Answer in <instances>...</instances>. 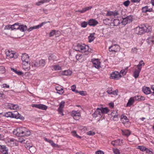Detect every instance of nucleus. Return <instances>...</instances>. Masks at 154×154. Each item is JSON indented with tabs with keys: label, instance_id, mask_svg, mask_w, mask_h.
<instances>
[{
	"label": "nucleus",
	"instance_id": "69168bd1",
	"mask_svg": "<svg viewBox=\"0 0 154 154\" xmlns=\"http://www.w3.org/2000/svg\"><path fill=\"white\" fill-rule=\"evenodd\" d=\"M96 154H104V153L103 151L99 150L96 152Z\"/></svg>",
	"mask_w": 154,
	"mask_h": 154
},
{
	"label": "nucleus",
	"instance_id": "37998d69",
	"mask_svg": "<svg viewBox=\"0 0 154 154\" xmlns=\"http://www.w3.org/2000/svg\"><path fill=\"white\" fill-rule=\"evenodd\" d=\"M112 90L111 88H107L106 92L109 94L111 95L112 93Z\"/></svg>",
	"mask_w": 154,
	"mask_h": 154
},
{
	"label": "nucleus",
	"instance_id": "393cba45",
	"mask_svg": "<svg viewBox=\"0 0 154 154\" xmlns=\"http://www.w3.org/2000/svg\"><path fill=\"white\" fill-rule=\"evenodd\" d=\"M56 89L57 91V93L60 94H62L64 92L63 88H61L60 87H57L56 88Z\"/></svg>",
	"mask_w": 154,
	"mask_h": 154
},
{
	"label": "nucleus",
	"instance_id": "a18cd8bd",
	"mask_svg": "<svg viewBox=\"0 0 154 154\" xmlns=\"http://www.w3.org/2000/svg\"><path fill=\"white\" fill-rule=\"evenodd\" d=\"M127 69L128 68L126 69L122 70L120 71V73L123 75H125L127 72Z\"/></svg>",
	"mask_w": 154,
	"mask_h": 154
},
{
	"label": "nucleus",
	"instance_id": "f257e3e1",
	"mask_svg": "<svg viewBox=\"0 0 154 154\" xmlns=\"http://www.w3.org/2000/svg\"><path fill=\"white\" fill-rule=\"evenodd\" d=\"M13 133L18 137L27 136L31 134L30 131L24 127L17 128L16 130L13 131Z\"/></svg>",
	"mask_w": 154,
	"mask_h": 154
},
{
	"label": "nucleus",
	"instance_id": "5701e85b",
	"mask_svg": "<svg viewBox=\"0 0 154 154\" xmlns=\"http://www.w3.org/2000/svg\"><path fill=\"white\" fill-rule=\"evenodd\" d=\"M72 73V72L69 70H65L62 71V74L66 76L70 75Z\"/></svg>",
	"mask_w": 154,
	"mask_h": 154
},
{
	"label": "nucleus",
	"instance_id": "5fc2aeb1",
	"mask_svg": "<svg viewBox=\"0 0 154 154\" xmlns=\"http://www.w3.org/2000/svg\"><path fill=\"white\" fill-rule=\"evenodd\" d=\"M79 94L82 96H85L86 95V92L83 91H79Z\"/></svg>",
	"mask_w": 154,
	"mask_h": 154
},
{
	"label": "nucleus",
	"instance_id": "0e129e2a",
	"mask_svg": "<svg viewBox=\"0 0 154 154\" xmlns=\"http://www.w3.org/2000/svg\"><path fill=\"white\" fill-rule=\"evenodd\" d=\"M137 49L135 47L133 48L131 50V52L134 53L137 52Z\"/></svg>",
	"mask_w": 154,
	"mask_h": 154
},
{
	"label": "nucleus",
	"instance_id": "79ce46f5",
	"mask_svg": "<svg viewBox=\"0 0 154 154\" xmlns=\"http://www.w3.org/2000/svg\"><path fill=\"white\" fill-rule=\"evenodd\" d=\"M53 68L55 70H60L61 69V67L60 66L58 65L54 66Z\"/></svg>",
	"mask_w": 154,
	"mask_h": 154
},
{
	"label": "nucleus",
	"instance_id": "c85d7f7f",
	"mask_svg": "<svg viewBox=\"0 0 154 154\" xmlns=\"http://www.w3.org/2000/svg\"><path fill=\"white\" fill-rule=\"evenodd\" d=\"M95 33H93L91 34L88 37V39L89 40V42H92L95 38L94 37V35Z\"/></svg>",
	"mask_w": 154,
	"mask_h": 154
},
{
	"label": "nucleus",
	"instance_id": "20e7f679",
	"mask_svg": "<svg viewBox=\"0 0 154 154\" xmlns=\"http://www.w3.org/2000/svg\"><path fill=\"white\" fill-rule=\"evenodd\" d=\"M109 50L110 52H116L119 51V46L117 44L112 45L109 47Z\"/></svg>",
	"mask_w": 154,
	"mask_h": 154
},
{
	"label": "nucleus",
	"instance_id": "a878e982",
	"mask_svg": "<svg viewBox=\"0 0 154 154\" xmlns=\"http://www.w3.org/2000/svg\"><path fill=\"white\" fill-rule=\"evenodd\" d=\"M122 134L123 135L128 137L131 134V132L128 130L122 131Z\"/></svg>",
	"mask_w": 154,
	"mask_h": 154
},
{
	"label": "nucleus",
	"instance_id": "72a5a7b5",
	"mask_svg": "<svg viewBox=\"0 0 154 154\" xmlns=\"http://www.w3.org/2000/svg\"><path fill=\"white\" fill-rule=\"evenodd\" d=\"M122 21L121 23L122 25H125L129 23L126 18V16L122 18Z\"/></svg>",
	"mask_w": 154,
	"mask_h": 154
},
{
	"label": "nucleus",
	"instance_id": "e2e57ef3",
	"mask_svg": "<svg viewBox=\"0 0 154 154\" xmlns=\"http://www.w3.org/2000/svg\"><path fill=\"white\" fill-rule=\"evenodd\" d=\"M71 88L72 91H75L76 88V86L75 85H73L71 87Z\"/></svg>",
	"mask_w": 154,
	"mask_h": 154
},
{
	"label": "nucleus",
	"instance_id": "aec40b11",
	"mask_svg": "<svg viewBox=\"0 0 154 154\" xmlns=\"http://www.w3.org/2000/svg\"><path fill=\"white\" fill-rule=\"evenodd\" d=\"M142 91L144 93L146 94H149L151 92L150 89L147 87H143V88Z\"/></svg>",
	"mask_w": 154,
	"mask_h": 154
},
{
	"label": "nucleus",
	"instance_id": "b1692460",
	"mask_svg": "<svg viewBox=\"0 0 154 154\" xmlns=\"http://www.w3.org/2000/svg\"><path fill=\"white\" fill-rule=\"evenodd\" d=\"M45 140L46 142H47L50 143L51 145L54 147H57L58 146V145L54 143L53 141L52 140H49L46 138L45 139Z\"/></svg>",
	"mask_w": 154,
	"mask_h": 154
},
{
	"label": "nucleus",
	"instance_id": "09e8293b",
	"mask_svg": "<svg viewBox=\"0 0 154 154\" xmlns=\"http://www.w3.org/2000/svg\"><path fill=\"white\" fill-rule=\"evenodd\" d=\"M87 134L89 135L93 136L95 134V132L92 131H89L87 132Z\"/></svg>",
	"mask_w": 154,
	"mask_h": 154
},
{
	"label": "nucleus",
	"instance_id": "4d7b16f0",
	"mask_svg": "<svg viewBox=\"0 0 154 154\" xmlns=\"http://www.w3.org/2000/svg\"><path fill=\"white\" fill-rule=\"evenodd\" d=\"M14 104L12 103H8L7 105V107L8 108L13 109Z\"/></svg>",
	"mask_w": 154,
	"mask_h": 154
},
{
	"label": "nucleus",
	"instance_id": "f3484780",
	"mask_svg": "<svg viewBox=\"0 0 154 154\" xmlns=\"http://www.w3.org/2000/svg\"><path fill=\"white\" fill-rule=\"evenodd\" d=\"M133 98L134 100H137L139 101L144 100L145 99V98L144 97L140 96V95H137V96H135Z\"/></svg>",
	"mask_w": 154,
	"mask_h": 154
},
{
	"label": "nucleus",
	"instance_id": "58836bf2",
	"mask_svg": "<svg viewBox=\"0 0 154 154\" xmlns=\"http://www.w3.org/2000/svg\"><path fill=\"white\" fill-rule=\"evenodd\" d=\"M71 133L73 136L76 137L77 138L81 139L82 138L81 137L78 135V134H77L76 131H72L71 132Z\"/></svg>",
	"mask_w": 154,
	"mask_h": 154
},
{
	"label": "nucleus",
	"instance_id": "0eeeda50",
	"mask_svg": "<svg viewBox=\"0 0 154 154\" xmlns=\"http://www.w3.org/2000/svg\"><path fill=\"white\" fill-rule=\"evenodd\" d=\"M80 52L84 53L87 51L88 50V46L85 45L84 44L83 45L78 44Z\"/></svg>",
	"mask_w": 154,
	"mask_h": 154
},
{
	"label": "nucleus",
	"instance_id": "13d9d810",
	"mask_svg": "<svg viewBox=\"0 0 154 154\" xmlns=\"http://www.w3.org/2000/svg\"><path fill=\"white\" fill-rule=\"evenodd\" d=\"M64 104L65 102L64 101H61L59 104V107L63 108L64 106Z\"/></svg>",
	"mask_w": 154,
	"mask_h": 154
},
{
	"label": "nucleus",
	"instance_id": "6e6d98bb",
	"mask_svg": "<svg viewBox=\"0 0 154 154\" xmlns=\"http://www.w3.org/2000/svg\"><path fill=\"white\" fill-rule=\"evenodd\" d=\"M56 31L55 30H52L49 33V36L52 37L55 34Z\"/></svg>",
	"mask_w": 154,
	"mask_h": 154
},
{
	"label": "nucleus",
	"instance_id": "e433bc0d",
	"mask_svg": "<svg viewBox=\"0 0 154 154\" xmlns=\"http://www.w3.org/2000/svg\"><path fill=\"white\" fill-rule=\"evenodd\" d=\"M146 42L149 44H154V40L152 38H148L147 39Z\"/></svg>",
	"mask_w": 154,
	"mask_h": 154
},
{
	"label": "nucleus",
	"instance_id": "dca6fc26",
	"mask_svg": "<svg viewBox=\"0 0 154 154\" xmlns=\"http://www.w3.org/2000/svg\"><path fill=\"white\" fill-rule=\"evenodd\" d=\"M88 23L90 26H95L98 24V22L94 19H91L88 20Z\"/></svg>",
	"mask_w": 154,
	"mask_h": 154
},
{
	"label": "nucleus",
	"instance_id": "39448f33",
	"mask_svg": "<svg viewBox=\"0 0 154 154\" xmlns=\"http://www.w3.org/2000/svg\"><path fill=\"white\" fill-rule=\"evenodd\" d=\"M121 119L125 126L126 127L129 126L130 123L126 116H125L123 114L121 116Z\"/></svg>",
	"mask_w": 154,
	"mask_h": 154
},
{
	"label": "nucleus",
	"instance_id": "9b49d317",
	"mask_svg": "<svg viewBox=\"0 0 154 154\" xmlns=\"http://www.w3.org/2000/svg\"><path fill=\"white\" fill-rule=\"evenodd\" d=\"M48 22H50L48 21V22H42V23L37 26H34L30 27L27 30L28 32H30L34 29H37L41 27L44 24Z\"/></svg>",
	"mask_w": 154,
	"mask_h": 154
},
{
	"label": "nucleus",
	"instance_id": "a19ab883",
	"mask_svg": "<svg viewBox=\"0 0 154 154\" xmlns=\"http://www.w3.org/2000/svg\"><path fill=\"white\" fill-rule=\"evenodd\" d=\"M71 115L73 117L76 116L80 115L79 112H78L77 111H72L71 113Z\"/></svg>",
	"mask_w": 154,
	"mask_h": 154
},
{
	"label": "nucleus",
	"instance_id": "9d476101",
	"mask_svg": "<svg viewBox=\"0 0 154 154\" xmlns=\"http://www.w3.org/2000/svg\"><path fill=\"white\" fill-rule=\"evenodd\" d=\"M115 14H116V16H118V17H121L122 18L125 17V12L122 9H120L118 11H116V13Z\"/></svg>",
	"mask_w": 154,
	"mask_h": 154
},
{
	"label": "nucleus",
	"instance_id": "f03ea898",
	"mask_svg": "<svg viewBox=\"0 0 154 154\" xmlns=\"http://www.w3.org/2000/svg\"><path fill=\"white\" fill-rule=\"evenodd\" d=\"M135 33L139 35H141L144 32H148L152 31L151 26L148 25H141L135 28Z\"/></svg>",
	"mask_w": 154,
	"mask_h": 154
},
{
	"label": "nucleus",
	"instance_id": "2eb2a0df",
	"mask_svg": "<svg viewBox=\"0 0 154 154\" xmlns=\"http://www.w3.org/2000/svg\"><path fill=\"white\" fill-rule=\"evenodd\" d=\"M92 8V7L91 6L87 7L82 9L81 10H78L75 11V12H79L81 13H83L87 11H88Z\"/></svg>",
	"mask_w": 154,
	"mask_h": 154
},
{
	"label": "nucleus",
	"instance_id": "473e14b6",
	"mask_svg": "<svg viewBox=\"0 0 154 154\" xmlns=\"http://www.w3.org/2000/svg\"><path fill=\"white\" fill-rule=\"evenodd\" d=\"M56 59V57L54 54H51L48 57V60L49 61L54 60Z\"/></svg>",
	"mask_w": 154,
	"mask_h": 154
},
{
	"label": "nucleus",
	"instance_id": "7ed1b4c3",
	"mask_svg": "<svg viewBox=\"0 0 154 154\" xmlns=\"http://www.w3.org/2000/svg\"><path fill=\"white\" fill-rule=\"evenodd\" d=\"M4 116L7 117H10L17 119H19L22 120H23L24 119V117L21 116L17 111H16L13 112H6Z\"/></svg>",
	"mask_w": 154,
	"mask_h": 154
},
{
	"label": "nucleus",
	"instance_id": "8fccbe9b",
	"mask_svg": "<svg viewBox=\"0 0 154 154\" xmlns=\"http://www.w3.org/2000/svg\"><path fill=\"white\" fill-rule=\"evenodd\" d=\"M13 69L14 72L19 75H21L23 74V73L22 72L20 71H18L14 69Z\"/></svg>",
	"mask_w": 154,
	"mask_h": 154
},
{
	"label": "nucleus",
	"instance_id": "4c0bfd02",
	"mask_svg": "<svg viewBox=\"0 0 154 154\" xmlns=\"http://www.w3.org/2000/svg\"><path fill=\"white\" fill-rule=\"evenodd\" d=\"M40 67H43L45 64V60H44L42 59L39 61Z\"/></svg>",
	"mask_w": 154,
	"mask_h": 154
},
{
	"label": "nucleus",
	"instance_id": "ea45409f",
	"mask_svg": "<svg viewBox=\"0 0 154 154\" xmlns=\"http://www.w3.org/2000/svg\"><path fill=\"white\" fill-rule=\"evenodd\" d=\"M128 21V22L130 23L132 22L133 19V16L132 15H130L126 17Z\"/></svg>",
	"mask_w": 154,
	"mask_h": 154
},
{
	"label": "nucleus",
	"instance_id": "1a4fd4ad",
	"mask_svg": "<svg viewBox=\"0 0 154 154\" xmlns=\"http://www.w3.org/2000/svg\"><path fill=\"white\" fill-rule=\"evenodd\" d=\"M91 61L94 65V66L97 69L100 67V62L98 59L94 58L92 59Z\"/></svg>",
	"mask_w": 154,
	"mask_h": 154
},
{
	"label": "nucleus",
	"instance_id": "4be33fe9",
	"mask_svg": "<svg viewBox=\"0 0 154 154\" xmlns=\"http://www.w3.org/2000/svg\"><path fill=\"white\" fill-rule=\"evenodd\" d=\"M134 100L133 97H131L127 104V106H131L134 103Z\"/></svg>",
	"mask_w": 154,
	"mask_h": 154
},
{
	"label": "nucleus",
	"instance_id": "c9c22d12",
	"mask_svg": "<svg viewBox=\"0 0 154 154\" xmlns=\"http://www.w3.org/2000/svg\"><path fill=\"white\" fill-rule=\"evenodd\" d=\"M111 22V20L107 18H106L103 20V23L105 25H109L110 23Z\"/></svg>",
	"mask_w": 154,
	"mask_h": 154
},
{
	"label": "nucleus",
	"instance_id": "bf43d9fd",
	"mask_svg": "<svg viewBox=\"0 0 154 154\" xmlns=\"http://www.w3.org/2000/svg\"><path fill=\"white\" fill-rule=\"evenodd\" d=\"M82 57V55L81 54H77L76 56V58L77 60H79L80 59H81Z\"/></svg>",
	"mask_w": 154,
	"mask_h": 154
},
{
	"label": "nucleus",
	"instance_id": "864d4df0",
	"mask_svg": "<svg viewBox=\"0 0 154 154\" xmlns=\"http://www.w3.org/2000/svg\"><path fill=\"white\" fill-rule=\"evenodd\" d=\"M113 152L115 154H120V151L117 149H113Z\"/></svg>",
	"mask_w": 154,
	"mask_h": 154
},
{
	"label": "nucleus",
	"instance_id": "3c124183",
	"mask_svg": "<svg viewBox=\"0 0 154 154\" xmlns=\"http://www.w3.org/2000/svg\"><path fill=\"white\" fill-rule=\"evenodd\" d=\"M130 4V2L129 0H127L124 2L123 4L125 7H128Z\"/></svg>",
	"mask_w": 154,
	"mask_h": 154
},
{
	"label": "nucleus",
	"instance_id": "338daca9",
	"mask_svg": "<svg viewBox=\"0 0 154 154\" xmlns=\"http://www.w3.org/2000/svg\"><path fill=\"white\" fill-rule=\"evenodd\" d=\"M13 109H18L19 106L17 104H14Z\"/></svg>",
	"mask_w": 154,
	"mask_h": 154
},
{
	"label": "nucleus",
	"instance_id": "423d86ee",
	"mask_svg": "<svg viewBox=\"0 0 154 154\" xmlns=\"http://www.w3.org/2000/svg\"><path fill=\"white\" fill-rule=\"evenodd\" d=\"M121 77L120 73L117 71L113 72L110 75V78L118 80Z\"/></svg>",
	"mask_w": 154,
	"mask_h": 154
},
{
	"label": "nucleus",
	"instance_id": "6ab92c4d",
	"mask_svg": "<svg viewBox=\"0 0 154 154\" xmlns=\"http://www.w3.org/2000/svg\"><path fill=\"white\" fill-rule=\"evenodd\" d=\"M100 109V112L101 114H106L109 111V109L107 108L101 107Z\"/></svg>",
	"mask_w": 154,
	"mask_h": 154
},
{
	"label": "nucleus",
	"instance_id": "2f4dec72",
	"mask_svg": "<svg viewBox=\"0 0 154 154\" xmlns=\"http://www.w3.org/2000/svg\"><path fill=\"white\" fill-rule=\"evenodd\" d=\"M20 25L19 23H17L12 25L13 30L14 29H19Z\"/></svg>",
	"mask_w": 154,
	"mask_h": 154
},
{
	"label": "nucleus",
	"instance_id": "f8f14e48",
	"mask_svg": "<svg viewBox=\"0 0 154 154\" xmlns=\"http://www.w3.org/2000/svg\"><path fill=\"white\" fill-rule=\"evenodd\" d=\"M0 152L2 154H8V149L5 145H0Z\"/></svg>",
	"mask_w": 154,
	"mask_h": 154
},
{
	"label": "nucleus",
	"instance_id": "774afa93",
	"mask_svg": "<svg viewBox=\"0 0 154 154\" xmlns=\"http://www.w3.org/2000/svg\"><path fill=\"white\" fill-rule=\"evenodd\" d=\"M32 67H37V64L35 62H32Z\"/></svg>",
	"mask_w": 154,
	"mask_h": 154
},
{
	"label": "nucleus",
	"instance_id": "cd10ccee",
	"mask_svg": "<svg viewBox=\"0 0 154 154\" xmlns=\"http://www.w3.org/2000/svg\"><path fill=\"white\" fill-rule=\"evenodd\" d=\"M140 71L141 70H139L138 69V70H135L134 71L133 73V76L135 79L138 77Z\"/></svg>",
	"mask_w": 154,
	"mask_h": 154
},
{
	"label": "nucleus",
	"instance_id": "ddd939ff",
	"mask_svg": "<svg viewBox=\"0 0 154 154\" xmlns=\"http://www.w3.org/2000/svg\"><path fill=\"white\" fill-rule=\"evenodd\" d=\"M22 65L23 69L26 70H28L29 69V67L30 66L29 61H22Z\"/></svg>",
	"mask_w": 154,
	"mask_h": 154
},
{
	"label": "nucleus",
	"instance_id": "c03bdc74",
	"mask_svg": "<svg viewBox=\"0 0 154 154\" xmlns=\"http://www.w3.org/2000/svg\"><path fill=\"white\" fill-rule=\"evenodd\" d=\"M88 24V23L85 21H84L81 24V26L82 27H86Z\"/></svg>",
	"mask_w": 154,
	"mask_h": 154
},
{
	"label": "nucleus",
	"instance_id": "052dcab7",
	"mask_svg": "<svg viewBox=\"0 0 154 154\" xmlns=\"http://www.w3.org/2000/svg\"><path fill=\"white\" fill-rule=\"evenodd\" d=\"M9 53L10 54L9 55H8V54L7 55L9 56L10 58H13L14 57V56L15 54L14 53H10V52H9Z\"/></svg>",
	"mask_w": 154,
	"mask_h": 154
},
{
	"label": "nucleus",
	"instance_id": "49530a36",
	"mask_svg": "<svg viewBox=\"0 0 154 154\" xmlns=\"http://www.w3.org/2000/svg\"><path fill=\"white\" fill-rule=\"evenodd\" d=\"M12 28V25H8L5 26V29H11V30H13Z\"/></svg>",
	"mask_w": 154,
	"mask_h": 154
},
{
	"label": "nucleus",
	"instance_id": "de8ad7c7",
	"mask_svg": "<svg viewBox=\"0 0 154 154\" xmlns=\"http://www.w3.org/2000/svg\"><path fill=\"white\" fill-rule=\"evenodd\" d=\"M62 108L59 107L58 108L57 111L59 112V113L60 114H61L62 116L63 115V110Z\"/></svg>",
	"mask_w": 154,
	"mask_h": 154
},
{
	"label": "nucleus",
	"instance_id": "680f3d73",
	"mask_svg": "<svg viewBox=\"0 0 154 154\" xmlns=\"http://www.w3.org/2000/svg\"><path fill=\"white\" fill-rule=\"evenodd\" d=\"M118 90L116 89L115 91H112V94L117 95H118Z\"/></svg>",
	"mask_w": 154,
	"mask_h": 154
},
{
	"label": "nucleus",
	"instance_id": "412c9836",
	"mask_svg": "<svg viewBox=\"0 0 154 154\" xmlns=\"http://www.w3.org/2000/svg\"><path fill=\"white\" fill-rule=\"evenodd\" d=\"M22 61H29V58L28 55L26 53L23 54H22L21 57Z\"/></svg>",
	"mask_w": 154,
	"mask_h": 154
},
{
	"label": "nucleus",
	"instance_id": "6e6552de",
	"mask_svg": "<svg viewBox=\"0 0 154 154\" xmlns=\"http://www.w3.org/2000/svg\"><path fill=\"white\" fill-rule=\"evenodd\" d=\"M32 107H36L40 109L43 110H46L48 107L46 105L42 104H33L32 105Z\"/></svg>",
	"mask_w": 154,
	"mask_h": 154
},
{
	"label": "nucleus",
	"instance_id": "bb28decb",
	"mask_svg": "<svg viewBox=\"0 0 154 154\" xmlns=\"http://www.w3.org/2000/svg\"><path fill=\"white\" fill-rule=\"evenodd\" d=\"M144 63L143 62V60H142L139 62V64L137 65V67L138 68V69L139 70H141L142 66V65L144 66Z\"/></svg>",
	"mask_w": 154,
	"mask_h": 154
},
{
	"label": "nucleus",
	"instance_id": "f704fd0d",
	"mask_svg": "<svg viewBox=\"0 0 154 154\" xmlns=\"http://www.w3.org/2000/svg\"><path fill=\"white\" fill-rule=\"evenodd\" d=\"M28 147H29V150L33 154L35 152L36 149L34 147L31 146L29 147L27 146L26 148L27 149Z\"/></svg>",
	"mask_w": 154,
	"mask_h": 154
},
{
	"label": "nucleus",
	"instance_id": "603ef678",
	"mask_svg": "<svg viewBox=\"0 0 154 154\" xmlns=\"http://www.w3.org/2000/svg\"><path fill=\"white\" fill-rule=\"evenodd\" d=\"M148 6H146L142 8V10L143 13H146L147 12Z\"/></svg>",
	"mask_w": 154,
	"mask_h": 154
},
{
	"label": "nucleus",
	"instance_id": "a211bd4d",
	"mask_svg": "<svg viewBox=\"0 0 154 154\" xmlns=\"http://www.w3.org/2000/svg\"><path fill=\"white\" fill-rule=\"evenodd\" d=\"M99 115L101 116L100 109L99 108H97L95 112L92 114V116L93 117L96 118Z\"/></svg>",
	"mask_w": 154,
	"mask_h": 154
},
{
	"label": "nucleus",
	"instance_id": "c756f323",
	"mask_svg": "<svg viewBox=\"0 0 154 154\" xmlns=\"http://www.w3.org/2000/svg\"><path fill=\"white\" fill-rule=\"evenodd\" d=\"M19 29H20L21 31L24 32L27 29V27L26 25H20Z\"/></svg>",
	"mask_w": 154,
	"mask_h": 154
},
{
	"label": "nucleus",
	"instance_id": "7c9ffc66",
	"mask_svg": "<svg viewBox=\"0 0 154 154\" xmlns=\"http://www.w3.org/2000/svg\"><path fill=\"white\" fill-rule=\"evenodd\" d=\"M116 11H109L107 12V14H106V15L107 16H111L113 15L114 17L116 16Z\"/></svg>",
	"mask_w": 154,
	"mask_h": 154
},
{
	"label": "nucleus",
	"instance_id": "4468645a",
	"mask_svg": "<svg viewBox=\"0 0 154 154\" xmlns=\"http://www.w3.org/2000/svg\"><path fill=\"white\" fill-rule=\"evenodd\" d=\"M137 149L142 152L146 151L147 153H152L151 151L143 146H138L137 147Z\"/></svg>",
	"mask_w": 154,
	"mask_h": 154
}]
</instances>
